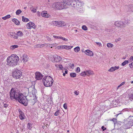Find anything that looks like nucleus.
Here are the masks:
<instances>
[{
  "mask_svg": "<svg viewBox=\"0 0 133 133\" xmlns=\"http://www.w3.org/2000/svg\"><path fill=\"white\" fill-rule=\"evenodd\" d=\"M115 123H117L119 125H121L122 123V122L120 121H116Z\"/></svg>",
  "mask_w": 133,
  "mask_h": 133,
  "instance_id": "48",
  "label": "nucleus"
},
{
  "mask_svg": "<svg viewBox=\"0 0 133 133\" xmlns=\"http://www.w3.org/2000/svg\"><path fill=\"white\" fill-rule=\"evenodd\" d=\"M115 71L114 67H111L108 70V71L110 72H112Z\"/></svg>",
  "mask_w": 133,
  "mask_h": 133,
  "instance_id": "34",
  "label": "nucleus"
},
{
  "mask_svg": "<svg viewBox=\"0 0 133 133\" xmlns=\"http://www.w3.org/2000/svg\"><path fill=\"white\" fill-rule=\"evenodd\" d=\"M65 73L66 74H67L68 73V71L67 70H65Z\"/></svg>",
  "mask_w": 133,
  "mask_h": 133,
  "instance_id": "60",
  "label": "nucleus"
},
{
  "mask_svg": "<svg viewBox=\"0 0 133 133\" xmlns=\"http://www.w3.org/2000/svg\"><path fill=\"white\" fill-rule=\"evenodd\" d=\"M120 39H121L120 38L119 39H116L115 40V41H116V42H117L118 41H119Z\"/></svg>",
  "mask_w": 133,
  "mask_h": 133,
  "instance_id": "57",
  "label": "nucleus"
},
{
  "mask_svg": "<svg viewBox=\"0 0 133 133\" xmlns=\"http://www.w3.org/2000/svg\"><path fill=\"white\" fill-rule=\"evenodd\" d=\"M55 66L58 69H62L63 68L62 65L61 64H56Z\"/></svg>",
  "mask_w": 133,
  "mask_h": 133,
  "instance_id": "25",
  "label": "nucleus"
},
{
  "mask_svg": "<svg viewBox=\"0 0 133 133\" xmlns=\"http://www.w3.org/2000/svg\"><path fill=\"white\" fill-rule=\"evenodd\" d=\"M22 74L21 71L17 70L13 72L12 76L14 78L16 79H19L22 76Z\"/></svg>",
  "mask_w": 133,
  "mask_h": 133,
  "instance_id": "7",
  "label": "nucleus"
},
{
  "mask_svg": "<svg viewBox=\"0 0 133 133\" xmlns=\"http://www.w3.org/2000/svg\"><path fill=\"white\" fill-rule=\"evenodd\" d=\"M10 15H8L4 17H2V19L4 20H6L7 19L10 18Z\"/></svg>",
  "mask_w": 133,
  "mask_h": 133,
  "instance_id": "28",
  "label": "nucleus"
},
{
  "mask_svg": "<svg viewBox=\"0 0 133 133\" xmlns=\"http://www.w3.org/2000/svg\"><path fill=\"white\" fill-rule=\"evenodd\" d=\"M66 3L68 6H70L74 7L79 8L83 6V2L77 0H67Z\"/></svg>",
  "mask_w": 133,
  "mask_h": 133,
  "instance_id": "5",
  "label": "nucleus"
},
{
  "mask_svg": "<svg viewBox=\"0 0 133 133\" xmlns=\"http://www.w3.org/2000/svg\"><path fill=\"white\" fill-rule=\"evenodd\" d=\"M41 16L46 18H49L51 17L50 15L47 13V12L46 11H43L41 13Z\"/></svg>",
  "mask_w": 133,
  "mask_h": 133,
  "instance_id": "13",
  "label": "nucleus"
},
{
  "mask_svg": "<svg viewBox=\"0 0 133 133\" xmlns=\"http://www.w3.org/2000/svg\"><path fill=\"white\" fill-rule=\"evenodd\" d=\"M97 45H99V46H101L102 45L99 42H96Z\"/></svg>",
  "mask_w": 133,
  "mask_h": 133,
  "instance_id": "53",
  "label": "nucleus"
},
{
  "mask_svg": "<svg viewBox=\"0 0 133 133\" xmlns=\"http://www.w3.org/2000/svg\"><path fill=\"white\" fill-rule=\"evenodd\" d=\"M130 118L128 119L125 122V124L126 126L129 128L131 127L133 125V120H130Z\"/></svg>",
  "mask_w": 133,
  "mask_h": 133,
  "instance_id": "9",
  "label": "nucleus"
},
{
  "mask_svg": "<svg viewBox=\"0 0 133 133\" xmlns=\"http://www.w3.org/2000/svg\"><path fill=\"white\" fill-rule=\"evenodd\" d=\"M61 39H62L64 41H68V40L67 39L65 38H64L62 37H61Z\"/></svg>",
  "mask_w": 133,
  "mask_h": 133,
  "instance_id": "47",
  "label": "nucleus"
},
{
  "mask_svg": "<svg viewBox=\"0 0 133 133\" xmlns=\"http://www.w3.org/2000/svg\"><path fill=\"white\" fill-rule=\"evenodd\" d=\"M84 52L86 55L90 56H92L93 55V52L89 50H86Z\"/></svg>",
  "mask_w": 133,
  "mask_h": 133,
  "instance_id": "15",
  "label": "nucleus"
},
{
  "mask_svg": "<svg viewBox=\"0 0 133 133\" xmlns=\"http://www.w3.org/2000/svg\"><path fill=\"white\" fill-rule=\"evenodd\" d=\"M125 83V82H122L121 83V84L123 85H124Z\"/></svg>",
  "mask_w": 133,
  "mask_h": 133,
  "instance_id": "58",
  "label": "nucleus"
},
{
  "mask_svg": "<svg viewBox=\"0 0 133 133\" xmlns=\"http://www.w3.org/2000/svg\"><path fill=\"white\" fill-rule=\"evenodd\" d=\"M35 78L37 80H41L43 77V75L39 72H36L35 74Z\"/></svg>",
  "mask_w": 133,
  "mask_h": 133,
  "instance_id": "10",
  "label": "nucleus"
},
{
  "mask_svg": "<svg viewBox=\"0 0 133 133\" xmlns=\"http://www.w3.org/2000/svg\"><path fill=\"white\" fill-rule=\"evenodd\" d=\"M122 84H121V83L120 85H119V86H120L121 87V86H122Z\"/></svg>",
  "mask_w": 133,
  "mask_h": 133,
  "instance_id": "64",
  "label": "nucleus"
},
{
  "mask_svg": "<svg viewBox=\"0 0 133 133\" xmlns=\"http://www.w3.org/2000/svg\"><path fill=\"white\" fill-rule=\"evenodd\" d=\"M64 48H65V49H70L71 48V46H68L67 45H64Z\"/></svg>",
  "mask_w": 133,
  "mask_h": 133,
  "instance_id": "39",
  "label": "nucleus"
},
{
  "mask_svg": "<svg viewBox=\"0 0 133 133\" xmlns=\"http://www.w3.org/2000/svg\"><path fill=\"white\" fill-rule=\"evenodd\" d=\"M59 110L57 111L55 114V115L57 116L59 114Z\"/></svg>",
  "mask_w": 133,
  "mask_h": 133,
  "instance_id": "42",
  "label": "nucleus"
},
{
  "mask_svg": "<svg viewBox=\"0 0 133 133\" xmlns=\"http://www.w3.org/2000/svg\"><path fill=\"white\" fill-rule=\"evenodd\" d=\"M32 24V22H30L27 24L26 26L28 29H31V28Z\"/></svg>",
  "mask_w": 133,
  "mask_h": 133,
  "instance_id": "23",
  "label": "nucleus"
},
{
  "mask_svg": "<svg viewBox=\"0 0 133 133\" xmlns=\"http://www.w3.org/2000/svg\"><path fill=\"white\" fill-rule=\"evenodd\" d=\"M86 75L90 76L93 73V72L90 70H87L86 71Z\"/></svg>",
  "mask_w": 133,
  "mask_h": 133,
  "instance_id": "19",
  "label": "nucleus"
},
{
  "mask_svg": "<svg viewBox=\"0 0 133 133\" xmlns=\"http://www.w3.org/2000/svg\"><path fill=\"white\" fill-rule=\"evenodd\" d=\"M63 107L64 108L66 109H67V104L66 103H65L63 105Z\"/></svg>",
  "mask_w": 133,
  "mask_h": 133,
  "instance_id": "46",
  "label": "nucleus"
},
{
  "mask_svg": "<svg viewBox=\"0 0 133 133\" xmlns=\"http://www.w3.org/2000/svg\"><path fill=\"white\" fill-rule=\"evenodd\" d=\"M53 37L55 38H58V39H61V37H60L59 36H53Z\"/></svg>",
  "mask_w": 133,
  "mask_h": 133,
  "instance_id": "44",
  "label": "nucleus"
},
{
  "mask_svg": "<svg viewBox=\"0 0 133 133\" xmlns=\"http://www.w3.org/2000/svg\"><path fill=\"white\" fill-rule=\"evenodd\" d=\"M65 73H63V76H65Z\"/></svg>",
  "mask_w": 133,
  "mask_h": 133,
  "instance_id": "63",
  "label": "nucleus"
},
{
  "mask_svg": "<svg viewBox=\"0 0 133 133\" xmlns=\"http://www.w3.org/2000/svg\"><path fill=\"white\" fill-rule=\"evenodd\" d=\"M28 93L27 95L25 94V93H24V95L23 97V99L22 100H23V101L26 102H27V104L26 105L24 104V102H21V103L22 104L25 106H26L28 104V101H29L31 100H34V95H35V93L36 92V90L35 89L34 87L33 86V87H29L28 89Z\"/></svg>",
  "mask_w": 133,
  "mask_h": 133,
  "instance_id": "2",
  "label": "nucleus"
},
{
  "mask_svg": "<svg viewBox=\"0 0 133 133\" xmlns=\"http://www.w3.org/2000/svg\"><path fill=\"white\" fill-rule=\"evenodd\" d=\"M45 44H39L35 45L36 47L38 48H42L45 46Z\"/></svg>",
  "mask_w": 133,
  "mask_h": 133,
  "instance_id": "24",
  "label": "nucleus"
},
{
  "mask_svg": "<svg viewBox=\"0 0 133 133\" xmlns=\"http://www.w3.org/2000/svg\"><path fill=\"white\" fill-rule=\"evenodd\" d=\"M74 93L75 95H78L79 94V92L77 91H75Z\"/></svg>",
  "mask_w": 133,
  "mask_h": 133,
  "instance_id": "45",
  "label": "nucleus"
},
{
  "mask_svg": "<svg viewBox=\"0 0 133 133\" xmlns=\"http://www.w3.org/2000/svg\"><path fill=\"white\" fill-rule=\"evenodd\" d=\"M8 105L7 104H4V105H3V107L4 108H6V107H8Z\"/></svg>",
  "mask_w": 133,
  "mask_h": 133,
  "instance_id": "52",
  "label": "nucleus"
},
{
  "mask_svg": "<svg viewBox=\"0 0 133 133\" xmlns=\"http://www.w3.org/2000/svg\"><path fill=\"white\" fill-rule=\"evenodd\" d=\"M107 45L108 48H112L113 46V44L111 43H108Z\"/></svg>",
  "mask_w": 133,
  "mask_h": 133,
  "instance_id": "31",
  "label": "nucleus"
},
{
  "mask_svg": "<svg viewBox=\"0 0 133 133\" xmlns=\"http://www.w3.org/2000/svg\"><path fill=\"white\" fill-rule=\"evenodd\" d=\"M74 51L76 52H78L80 50L79 47L78 46H77L74 49Z\"/></svg>",
  "mask_w": 133,
  "mask_h": 133,
  "instance_id": "29",
  "label": "nucleus"
},
{
  "mask_svg": "<svg viewBox=\"0 0 133 133\" xmlns=\"http://www.w3.org/2000/svg\"><path fill=\"white\" fill-rule=\"evenodd\" d=\"M80 69L79 67H77L76 69V71L78 73L80 72Z\"/></svg>",
  "mask_w": 133,
  "mask_h": 133,
  "instance_id": "43",
  "label": "nucleus"
},
{
  "mask_svg": "<svg viewBox=\"0 0 133 133\" xmlns=\"http://www.w3.org/2000/svg\"><path fill=\"white\" fill-rule=\"evenodd\" d=\"M80 75L81 76H83L86 75V71H84L83 72H82L80 74Z\"/></svg>",
  "mask_w": 133,
  "mask_h": 133,
  "instance_id": "36",
  "label": "nucleus"
},
{
  "mask_svg": "<svg viewBox=\"0 0 133 133\" xmlns=\"http://www.w3.org/2000/svg\"><path fill=\"white\" fill-rule=\"evenodd\" d=\"M3 105H4V104H6V102H5V101H4L3 102Z\"/></svg>",
  "mask_w": 133,
  "mask_h": 133,
  "instance_id": "61",
  "label": "nucleus"
},
{
  "mask_svg": "<svg viewBox=\"0 0 133 133\" xmlns=\"http://www.w3.org/2000/svg\"><path fill=\"white\" fill-rule=\"evenodd\" d=\"M9 35L11 37H13L14 38L17 39L18 38L17 34L14 32H10L9 33Z\"/></svg>",
  "mask_w": 133,
  "mask_h": 133,
  "instance_id": "14",
  "label": "nucleus"
},
{
  "mask_svg": "<svg viewBox=\"0 0 133 133\" xmlns=\"http://www.w3.org/2000/svg\"><path fill=\"white\" fill-rule=\"evenodd\" d=\"M23 95L19 92L17 89L15 88H12L10 92V98L11 100L15 99L18 100L20 103H23L25 105L27 104V102H26L24 101L22 99H23Z\"/></svg>",
  "mask_w": 133,
  "mask_h": 133,
  "instance_id": "1",
  "label": "nucleus"
},
{
  "mask_svg": "<svg viewBox=\"0 0 133 133\" xmlns=\"http://www.w3.org/2000/svg\"><path fill=\"white\" fill-rule=\"evenodd\" d=\"M18 34V36H22L23 35V33L22 32L20 31H19L17 32Z\"/></svg>",
  "mask_w": 133,
  "mask_h": 133,
  "instance_id": "26",
  "label": "nucleus"
},
{
  "mask_svg": "<svg viewBox=\"0 0 133 133\" xmlns=\"http://www.w3.org/2000/svg\"><path fill=\"white\" fill-rule=\"evenodd\" d=\"M22 11L20 9L18 10L16 12V15H19L21 12Z\"/></svg>",
  "mask_w": 133,
  "mask_h": 133,
  "instance_id": "33",
  "label": "nucleus"
},
{
  "mask_svg": "<svg viewBox=\"0 0 133 133\" xmlns=\"http://www.w3.org/2000/svg\"><path fill=\"white\" fill-rule=\"evenodd\" d=\"M19 117L20 119L22 120L24 119V114L22 115H19Z\"/></svg>",
  "mask_w": 133,
  "mask_h": 133,
  "instance_id": "32",
  "label": "nucleus"
},
{
  "mask_svg": "<svg viewBox=\"0 0 133 133\" xmlns=\"http://www.w3.org/2000/svg\"><path fill=\"white\" fill-rule=\"evenodd\" d=\"M22 21L23 22H27L29 21L28 18L25 17L23 16L22 17Z\"/></svg>",
  "mask_w": 133,
  "mask_h": 133,
  "instance_id": "22",
  "label": "nucleus"
},
{
  "mask_svg": "<svg viewBox=\"0 0 133 133\" xmlns=\"http://www.w3.org/2000/svg\"><path fill=\"white\" fill-rule=\"evenodd\" d=\"M25 93V94L26 95H27L28 94V92H24L23 93V95H24V93Z\"/></svg>",
  "mask_w": 133,
  "mask_h": 133,
  "instance_id": "59",
  "label": "nucleus"
},
{
  "mask_svg": "<svg viewBox=\"0 0 133 133\" xmlns=\"http://www.w3.org/2000/svg\"><path fill=\"white\" fill-rule=\"evenodd\" d=\"M18 46L17 45H12L11 46L10 48L12 50H13L15 48H17L18 47Z\"/></svg>",
  "mask_w": 133,
  "mask_h": 133,
  "instance_id": "21",
  "label": "nucleus"
},
{
  "mask_svg": "<svg viewBox=\"0 0 133 133\" xmlns=\"http://www.w3.org/2000/svg\"><path fill=\"white\" fill-rule=\"evenodd\" d=\"M128 97L131 101H133V93L129 94L128 95Z\"/></svg>",
  "mask_w": 133,
  "mask_h": 133,
  "instance_id": "20",
  "label": "nucleus"
},
{
  "mask_svg": "<svg viewBox=\"0 0 133 133\" xmlns=\"http://www.w3.org/2000/svg\"><path fill=\"white\" fill-rule=\"evenodd\" d=\"M121 86H119V85H118L117 87V89H118L119 87H120Z\"/></svg>",
  "mask_w": 133,
  "mask_h": 133,
  "instance_id": "62",
  "label": "nucleus"
},
{
  "mask_svg": "<svg viewBox=\"0 0 133 133\" xmlns=\"http://www.w3.org/2000/svg\"><path fill=\"white\" fill-rule=\"evenodd\" d=\"M128 63L129 61L128 60H125L122 63V65L123 66H124L126 64H128Z\"/></svg>",
  "mask_w": 133,
  "mask_h": 133,
  "instance_id": "30",
  "label": "nucleus"
},
{
  "mask_svg": "<svg viewBox=\"0 0 133 133\" xmlns=\"http://www.w3.org/2000/svg\"><path fill=\"white\" fill-rule=\"evenodd\" d=\"M65 47H64V46H61L60 47V48L61 49H65V48H64Z\"/></svg>",
  "mask_w": 133,
  "mask_h": 133,
  "instance_id": "56",
  "label": "nucleus"
},
{
  "mask_svg": "<svg viewBox=\"0 0 133 133\" xmlns=\"http://www.w3.org/2000/svg\"><path fill=\"white\" fill-rule=\"evenodd\" d=\"M18 111L19 114V115L24 114V113L20 109L18 110Z\"/></svg>",
  "mask_w": 133,
  "mask_h": 133,
  "instance_id": "41",
  "label": "nucleus"
},
{
  "mask_svg": "<svg viewBox=\"0 0 133 133\" xmlns=\"http://www.w3.org/2000/svg\"><path fill=\"white\" fill-rule=\"evenodd\" d=\"M129 66L130 68L133 67V62H132L131 64H129Z\"/></svg>",
  "mask_w": 133,
  "mask_h": 133,
  "instance_id": "49",
  "label": "nucleus"
},
{
  "mask_svg": "<svg viewBox=\"0 0 133 133\" xmlns=\"http://www.w3.org/2000/svg\"><path fill=\"white\" fill-rule=\"evenodd\" d=\"M31 124L30 123H28L27 124L28 128L29 129H30L31 128Z\"/></svg>",
  "mask_w": 133,
  "mask_h": 133,
  "instance_id": "35",
  "label": "nucleus"
},
{
  "mask_svg": "<svg viewBox=\"0 0 133 133\" xmlns=\"http://www.w3.org/2000/svg\"><path fill=\"white\" fill-rule=\"evenodd\" d=\"M23 60L24 63L27 62L28 61V56L26 54H24L23 55Z\"/></svg>",
  "mask_w": 133,
  "mask_h": 133,
  "instance_id": "16",
  "label": "nucleus"
},
{
  "mask_svg": "<svg viewBox=\"0 0 133 133\" xmlns=\"http://www.w3.org/2000/svg\"><path fill=\"white\" fill-rule=\"evenodd\" d=\"M31 24V28H32L34 29H35L36 27V25L34 23L32 22Z\"/></svg>",
  "mask_w": 133,
  "mask_h": 133,
  "instance_id": "40",
  "label": "nucleus"
},
{
  "mask_svg": "<svg viewBox=\"0 0 133 133\" xmlns=\"http://www.w3.org/2000/svg\"><path fill=\"white\" fill-rule=\"evenodd\" d=\"M19 59V58L17 56L12 55L8 57L7 59V64L10 66L16 65L17 64Z\"/></svg>",
  "mask_w": 133,
  "mask_h": 133,
  "instance_id": "3",
  "label": "nucleus"
},
{
  "mask_svg": "<svg viewBox=\"0 0 133 133\" xmlns=\"http://www.w3.org/2000/svg\"><path fill=\"white\" fill-rule=\"evenodd\" d=\"M43 81L45 86L51 87L53 82V80L50 76H47L44 77L43 79Z\"/></svg>",
  "mask_w": 133,
  "mask_h": 133,
  "instance_id": "6",
  "label": "nucleus"
},
{
  "mask_svg": "<svg viewBox=\"0 0 133 133\" xmlns=\"http://www.w3.org/2000/svg\"><path fill=\"white\" fill-rule=\"evenodd\" d=\"M12 21L17 25H18L20 24L19 21L16 19L14 18L12 19Z\"/></svg>",
  "mask_w": 133,
  "mask_h": 133,
  "instance_id": "18",
  "label": "nucleus"
},
{
  "mask_svg": "<svg viewBox=\"0 0 133 133\" xmlns=\"http://www.w3.org/2000/svg\"><path fill=\"white\" fill-rule=\"evenodd\" d=\"M76 74L75 73L72 72L70 74V76L72 77H76Z\"/></svg>",
  "mask_w": 133,
  "mask_h": 133,
  "instance_id": "27",
  "label": "nucleus"
},
{
  "mask_svg": "<svg viewBox=\"0 0 133 133\" xmlns=\"http://www.w3.org/2000/svg\"><path fill=\"white\" fill-rule=\"evenodd\" d=\"M128 11L133 12V4H131L128 6Z\"/></svg>",
  "mask_w": 133,
  "mask_h": 133,
  "instance_id": "17",
  "label": "nucleus"
},
{
  "mask_svg": "<svg viewBox=\"0 0 133 133\" xmlns=\"http://www.w3.org/2000/svg\"><path fill=\"white\" fill-rule=\"evenodd\" d=\"M51 25L54 26H64L65 24L63 21H58L52 22Z\"/></svg>",
  "mask_w": 133,
  "mask_h": 133,
  "instance_id": "8",
  "label": "nucleus"
},
{
  "mask_svg": "<svg viewBox=\"0 0 133 133\" xmlns=\"http://www.w3.org/2000/svg\"><path fill=\"white\" fill-rule=\"evenodd\" d=\"M67 0L65 1L62 2H56L53 3L52 7L57 10H61L63 9H66L68 8V5L66 4Z\"/></svg>",
  "mask_w": 133,
  "mask_h": 133,
  "instance_id": "4",
  "label": "nucleus"
},
{
  "mask_svg": "<svg viewBox=\"0 0 133 133\" xmlns=\"http://www.w3.org/2000/svg\"><path fill=\"white\" fill-rule=\"evenodd\" d=\"M101 128L103 130H104L106 129V128H105L103 126H102Z\"/></svg>",
  "mask_w": 133,
  "mask_h": 133,
  "instance_id": "54",
  "label": "nucleus"
},
{
  "mask_svg": "<svg viewBox=\"0 0 133 133\" xmlns=\"http://www.w3.org/2000/svg\"><path fill=\"white\" fill-rule=\"evenodd\" d=\"M114 69H115V71L116 70L118 69L119 68V66H115L114 67Z\"/></svg>",
  "mask_w": 133,
  "mask_h": 133,
  "instance_id": "50",
  "label": "nucleus"
},
{
  "mask_svg": "<svg viewBox=\"0 0 133 133\" xmlns=\"http://www.w3.org/2000/svg\"><path fill=\"white\" fill-rule=\"evenodd\" d=\"M116 119L115 118H114L111 120L114 122L115 121H116Z\"/></svg>",
  "mask_w": 133,
  "mask_h": 133,
  "instance_id": "55",
  "label": "nucleus"
},
{
  "mask_svg": "<svg viewBox=\"0 0 133 133\" xmlns=\"http://www.w3.org/2000/svg\"><path fill=\"white\" fill-rule=\"evenodd\" d=\"M115 26L118 27H124V22L121 21H116L115 23Z\"/></svg>",
  "mask_w": 133,
  "mask_h": 133,
  "instance_id": "11",
  "label": "nucleus"
},
{
  "mask_svg": "<svg viewBox=\"0 0 133 133\" xmlns=\"http://www.w3.org/2000/svg\"><path fill=\"white\" fill-rule=\"evenodd\" d=\"M129 60L131 61H133V56H131L129 58Z\"/></svg>",
  "mask_w": 133,
  "mask_h": 133,
  "instance_id": "51",
  "label": "nucleus"
},
{
  "mask_svg": "<svg viewBox=\"0 0 133 133\" xmlns=\"http://www.w3.org/2000/svg\"><path fill=\"white\" fill-rule=\"evenodd\" d=\"M30 9L31 11L33 13H35L36 11V9L34 8H32V9L31 8H30Z\"/></svg>",
  "mask_w": 133,
  "mask_h": 133,
  "instance_id": "37",
  "label": "nucleus"
},
{
  "mask_svg": "<svg viewBox=\"0 0 133 133\" xmlns=\"http://www.w3.org/2000/svg\"><path fill=\"white\" fill-rule=\"evenodd\" d=\"M82 28L83 30H87V28L86 26L84 25H83L82 26Z\"/></svg>",
  "mask_w": 133,
  "mask_h": 133,
  "instance_id": "38",
  "label": "nucleus"
},
{
  "mask_svg": "<svg viewBox=\"0 0 133 133\" xmlns=\"http://www.w3.org/2000/svg\"><path fill=\"white\" fill-rule=\"evenodd\" d=\"M52 57L54 59L53 62H58L61 61L62 59L61 56L57 55L55 57L53 56H52Z\"/></svg>",
  "mask_w": 133,
  "mask_h": 133,
  "instance_id": "12",
  "label": "nucleus"
}]
</instances>
